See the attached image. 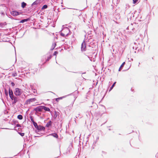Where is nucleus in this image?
I'll return each mask as SVG.
<instances>
[{"label": "nucleus", "instance_id": "obj_1", "mask_svg": "<svg viewBox=\"0 0 158 158\" xmlns=\"http://www.w3.org/2000/svg\"><path fill=\"white\" fill-rule=\"evenodd\" d=\"M70 32V30L67 27L64 28L60 33L61 35L63 37L68 36Z\"/></svg>", "mask_w": 158, "mask_h": 158}, {"label": "nucleus", "instance_id": "obj_2", "mask_svg": "<svg viewBox=\"0 0 158 158\" xmlns=\"http://www.w3.org/2000/svg\"><path fill=\"white\" fill-rule=\"evenodd\" d=\"M22 90L18 88H16L15 89L14 94L16 96H19L22 94Z\"/></svg>", "mask_w": 158, "mask_h": 158}, {"label": "nucleus", "instance_id": "obj_3", "mask_svg": "<svg viewBox=\"0 0 158 158\" xmlns=\"http://www.w3.org/2000/svg\"><path fill=\"white\" fill-rule=\"evenodd\" d=\"M12 15L13 16H16L21 14L20 12H18L16 11H12L10 12Z\"/></svg>", "mask_w": 158, "mask_h": 158}, {"label": "nucleus", "instance_id": "obj_4", "mask_svg": "<svg viewBox=\"0 0 158 158\" xmlns=\"http://www.w3.org/2000/svg\"><path fill=\"white\" fill-rule=\"evenodd\" d=\"M43 110V106H40L34 109V110L36 112H41Z\"/></svg>", "mask_w": 158, "mask_h": 158}, {"label": "nucleus", "instance_id": "obj_5", "mask_svg": "<svg viewBox=\"0 0 158 158\" xmlns=\"http://www.w3.org/2000/svg\"><path fill=\"white\" fill-rule=\"evenodd\" d=\"M86 45L85 41L84 40L81 45V50L82 51H85L86 50Z\"/></svg>", "mask_w": 158, "mask_h": 158}, {"label": "nucleus", "instance_id": "obj_6", "mask_svg": "<svg viewBox=\"0 0 158 158\" xmlns=\"http://www.w3.org/2000/svg\"><path fill=\"white\" fill-rule=\"evenodd\" d=\"M36 101V99L35 98H31L28 99L26 101V103L27 104H30L31 102H34Z\"/></svg>", "mask_w": 158, "mask_h": 158}, {"label": "nucleus", "instance_id": "obj_7", "mask_svg": "<svg viewBox=\"0 0 158 158\" xmlns=\"http://www.w3.org/2000/svg\"><path fill=\"white\" fill-rule=\"evenodd\" d=\"M19 100V98H18L17 97H15L14 99L13 100V102H12V104L13 105H15V104L18 102Z\"/></svg>", "mask_w": 158, "mask_h": 158}, {"label": "nucleus", "instance_id": "obj_8", "mask_svg": "<svg viewBox=\"0 0 158 158\" xmlns=\"http://www.w3.org/2000/svg\"><path fill=\"white\" fill-rule=\"evenodd\" d=\"M37 129L38 130L40 131H42V130H44V128L41 126H38L37 127Z\"/></svg>", "mask_w": 158, "mask_h": 158}, {"label": "nucleus", "instance_id": "obj_9", "mask_svg": "<svg viewBox=\"0 0 158 158\" xmlns=\"http://www.w3.org/2000/svg\"><path fill=\"white\" fill-rule=\"evenodd\" d=\"M43 109H44V110L47 111H50V109L49 108L46 107V106H43Z\"/></svg>", "mask_w": 158, "mask_h": 158}, {"label": "nucleus", "instance_id": "obj_10", "mask_svg": "<svg viewBox=\"0 0 158 158\" xmlns=\"http://www.w3.org/2000/svg\"><path fill=\"white\" fill-rule=\"evenodd\" d=\"M52 122L51 121L48 122L46 124V126L48 127H49L51 125Z\"/></svg>", "mask_w": 158, "mask_h": 158}, {"label": "nucleus", "instance_id": "obj_11", "mask_svg": "<svg viewBox=\"0 0 158 158\" xmlns=\"http://www.w3.org/2000/svg\"><path fill=\"white\" fill-rule=\"evenodd\" d=\"M9 96H11V95H13L12 90L11 89H9Z\"/></svg>", "mask_w": 158, "mask_h": 158}, {"label": "nucleus", "instance_id": "obj_12", "mask_svg": "<svg viewBox=\"0 0 158 158\" xmlns=\"http://www.w3.org/2000/svg\"><path fill=\"white\" fill-rule=\"evenodd\" d=\"M125 64V62H123L122 63V64H121V66H120V67L119 69V70H118L119 71H120L122 69L123 67L124 66Z\"/></svg>", "mask_w": 158, "mask_h": 158}, {"label": "nucleus", "instance_id": "obj_13", "mask_svg": "<svg viewBox=\"0 0 158 158\" xmlns=\"http://www.w3.org/2000/svg\"><path fill=\"white\" fill-rule=\"evenodd\" d=\"M29 20V19H23L21 20L20 21V22L21 23H23L27 21H28Z\"/></svg>", "mask_w": 158, "mask_h": 158}, {"label": "nucleus", "instance_id": "obj_14", "mask_svg": "<svg viewBox=\"0 0 158 158\" xmlns=\"http://www.w3.org/2000/svg\"><path fill=\"white\" fill-rule=\"evenodd\" d=\"M39 2V1L38 0H36L32 4V5L33 6L35 5H37L38 4Z\"/></svg>", "mask_w": 158, "mask_h": 158}, {"label": "nucleus", "instance_id": "obj_15", "mask_svg": "<svg viewBox=\"0 0 158 158\" xmlns=\"http://www.w3.org/2000/svg\"><path fill=\"white\" fill-rule=\"evenodd\" d=\"M26 5V3L23 2L22 3L21 6L23 8H24Z\"/></svg>", "mask_w": 158, "mask_h": 158}, {"label": "nucleus", "instance_id": "obj_16", "mask_svg": "<svg viewBox=\"0 0 158 158\" xmlns=\"http://www.w3.org/2000/svg\"><path fill=\"white\" fill-rule=\"evenodd\" d=\"M56 45V43H55L53 44L51 49L52 50H53L54 48L55 47Z\"/></svg>", "mask_w": 158, "mask_h": 158}, {"label": "nucleus", "instance_id": "obj_17", "mask_svg": "<svg viewBox=\"0 0 158 158\" xmlns=\"http://www.w3.org/2000/svg\"><path fill=\"white\" fill-rule=\"evenodd\" d=\"M17 118L20 120H21L23 119V117L22 115L19 114Z\"/></svg>", "mask_w": 158, "mask_h": 158}, {"label": "nucleus", "instance_id": "obj_18", "mask_svg": "<svg viewBox=\"0 0 158 158\" xmlns=\"http://www.w3.org/2000/svg\"><path fill=\"white\" fill-rule=\"evenodd\" d=\"M47 7H48L47 5H44L42 7L41 9L42 10H44L45 9H46L47 8Z\"/></svg>", "mask_w": 158, "mask_h": 158}, {"label": "nucleus", "instance_id": "obj_19", "mask_svg": "<svg viewBox=\"0 0 158 158\" xmlns=\"http://www.w3.org/2000/svg\"><path fill=\"white\" fill-rule=\"evenodd\" d=\"M116 82H114V84H113V85H112V86H111V87L110 88V90H109V91H110V90H111L114 87V85H115V84H116Z\"/></svg>", "mask_w": 158, "mask_h": 158}, {"label": "nucleus", "instance_id": "obj_20", "mask_svg": "<svg viewBox=\"0 0 158 158\" xmlns=\"http://www.w3.org/2000/svg\"><path fill=\"white\" fill-rule=\"evenodd\" d=\"M50 135H53L54 137H55V138H57L58 137V135L56 133H54L53 134H51Z\"/></svg>", "mask_w": 158, "mask_h": 158}, {"label": "nucleus", "instance_id": "obj_21", "mask_svg": "<svg viewBox=\"0 0 158 158\" xmlns=\"http://www.w3.org/2000/svg\"><path fill=\"white\" fill-rule=\"evenodd\" d=\"M17 76V73L16 72H13L12 73V76L13 77H15Z\"/></svg>", "mask_w": 158, "mask_h": 158}, {"label": "nucleus", "instance_id": "obj_22", "mask_svg": "<svg viewBox=\"0 0 158 158\" xmlns=\"http://www.w3.org/2000/svg\"><path fill=\"white\" fill-rule=\"evenodd\" d=\"M130 6L129 4H126L125 8L126 9H128L129 7Z\"/></svg>", "mask_w": 158, "mask_h": 158}, {"label": "nucleus", "instance_id": "obj_23", "mask_svg": "<svg viewBox=\"0 0 158 158\" xmlns=\"http://www.w3.org/2000/svg\"><path fill=\"white\" fill-rule=\"evenodd\" d=\"M33 123L34 125V126L35 128H36V127H38V126L37 125V123L36 122H33Z\"/></svg>", "mask_w": 158, "mask_h": 158}, {"label": "nucleus", "instance_id": "obj_24", "mask_svg": "<svg viewBox=\"0 0 158 158\" xmlns=\"http://www.w3.org/2000/svg\"><path fill=\"white\" fill-rule=\"evenodd\" d=\"M52 57V56L50 55L48 57L47 59L46 60V61H48Z\"/></svg>", "mask_w": 158, "mask_h": 158}, {"label": "nucleus", "instance_id": "obj_25", "mask_svg": "<svg viewBox=\"0 0 158 158\" xmlns=\"http://www.w3.org/2000/svg\"><path fill=\"white\" fill-rule=\"evenodd\" d=\"M10 96V98L12 100H14V98H15V97L14 96V95H10V96Z\"/></svg>", "mask_w": 158, "mask_h": 158}, {"label": "nucleus", "instance_id": "obj_26", "mask_svg": "<svg viewBox=\"0 0 158 158\" xmlns=\"http://www.w3.org/2000/svg\"><path fill=\"white\" fill-rule=\"evenodd\" d=\"M133 3L134 4H135L137 2L138 0H133Z\"/></svg>", "mask_w": 158, "mask_h": 158}, {"label": "nucleus", "instance_id": "obj_27", "mask_svg": "<svg viewBox=\"0 0 158 158\" xmlns=\"http://www.w3.org/2000/svg\"><path fill=\"white\" fill-rule=\"evenodd\" d=\"M65 97H66V96H63L62 97L58 98H59V99L60 100V99H62V98H64Z\"/></svg>", "mask_w": 158, "mask_h": 158}, {"label": "nucleus", "instance_id": "obj_28", "mask_svg": "<svg viewBox=\"0 0 158 158\" xmlns=\"http://www.w3.org/2000/svg\"><path fill=\"white\" fill-rule=\"evenodd\" d=\"M5 93L6 95H8V92L6 90H5Z\"/></svg>", "mask_w": 158, "mask_h": 158}, {"label": "nucleus", "instance_id": "obj_29", "mask_svg": "<svg viewBox=\"0 0 158 158\" xmlns=\"http://www.w3.org/2000/svg\"><path fill=\"white\" fill-rule=\"evenodd\" d=\"M31 120L33 123L34 122V121L33 119V118L31 117Z\"/></svg>", "mask_w": 158, "mask_h": 158}, {"label": "nucleus", "instance_id": "obj_30", "mask_svg": "<svg viewBox=\"0 0 158 158\" xmlns=\"http://www.w3.org/2000/svg\"><path fill=\"white\" fill-rule=\"evenodd\" d=\"M19 134L22 136H23L24 135V134L23 133H19Z\"/></svg>", "mask_w": 158, "mask_h": 158}, {"label": "nucleus", "instance_id": "obj_31", "mask_svg": "<svg viewBox=\"0 0 158 158\" xmlns=\"http://www.w3.org/2000/svg\"><path fill=\"white\" fill-rule=\"evenodd\" d=\"M57 53H58V52H57L55 51L54 52L53 55H55V56H56V55L57 54Z\"/></svg>", "mask_w": 158, "mask_h": 158}, {"label": "nucleus", "instance_id": "obj_32", "mask_svg": "<svg viewBox=\"0 0 158 158\" xmlns=\"http://www.w3.org/2000/svg\"><path fill=\"white\" fill-rule=\"evenodd\" d=\"M55 100H56V101L58 102L59 100V99L58 98H57L55 99Z\"/></svg>", "mask_w": 158, "mask_h": 158}, {"label": "nucleus", "instance_id": "obj_33", "mask_svg": "<svg viewBox=\"0 0 158 158\" xmlns=\"http://www.w3.org/2000/svg\"><path fill=\"white\" fill-rule=\"evenodd\" d=\"M3 25V24L2 23H0V27L2 26Z\"/></svg>", "mask_w": 158, "mask_h": 158}, {"label": "nucleus", "instance_id": "obj_34", "mask_svg": "<svg viewBox=\"0 0 158 158\" xmlns=\"http://www.w3.org/2000/svg\"><path fill=\"white\" fill-rule=\"evenodd\" d=\"M33 92L34 93H35L36 92V90L34 89Z\"/></svg>", "mask_w": 158, "mask_h": 158}, {"label": "nucleus", "instance_id": "obj_35", "mask_svg": "<svg viewBox=\"0 0 158 158\" xmlns=\"http://www.w3.org/2000/svg\"><path fill=\"white\" fill-rule=\"evenodd\" d=\"M11 85L12 86H14L15 85V84L13 82L11 83Z\"/></svg>", "mask_w": 158, "mask_h": 158}, {"label": "nucleus", "instance_id": "obj_36", "mask_svg": "<svg viewBox=\"0 0 158 158\" xmlns=\"http://www.w3.org/2000/svg\"><path fill=\"white\" fill-rule=\"evenodd\" d=\"M17 127H19L20 126V125L19 124H17L16 125Z\"/></svg>", "mask_w": 158, "mask_h": 158}, {"label": "nucleus", "instance_id": "obj_37", "mask_svg": "<svg viewBox=\"0 0 158 158\" xmlns=\"http://www.w3.org/2000/svg\"><path fill=\"white\" fill-rule=\"evenodd\" d=\"M131 60H133V59H131V60H130V61H131Z\"/></svg>", "mask_w": 158, "mask_h": 158}, {"label": "nucleus", "instance_id": "obj_38", "mask_svg": "<svg viewBox=\"0 0 158 158\" xmlns=\"http://www.w3.org/2000/svg\"><path fill=\"white\" fill-rule=\"evenodd\" d=\"M131 60H133V59H131V60H130V61H131Z\"/></svg>", "mask_w": 158, "mask_h": 158}, {"label": "nucleus", "instance_id": "obj_39", "mask_svg": "<svg viewBox=\"0 0 158 158\" xmlns=\"http://www.w3.org/2000/svg\"><path fill=\"white\" fill-rule=\"evenodd\" d=\"M135 48H136V49H137V48H138V47H136L135 46Z\"/></svg>", "mask_w": 158, "mask_h": 158}, {"label": "nucleus", "instance_id": "obj_40", "mask_svg": "<svg viewBox=\"0 0 158 158\" xmlns=\"http://www.w3.org/2000/svg\"><path fill=\"white\" fill-rule=\"evenodd\" d=\"M98 138H99L98 137H97V139H98Z\"/></svg>", "mask_w": 158, "mask_h": 158}, {"label": "nucleus", "instance_id": "obj_41", "mask_svg": "<svg viewBox=\"0 0 158 158\" xmlns=\"http://www.w3.org/2000/svg\"><path fill=\"white\" fill-rule=\"evenodd\" d=\"M31 89H33V87H31Z\"/></svg>", "mask_w": 158, "mask_h": 158}, {"label": "nucleus", "instance_id": "obj_42", "mask_svg": "<svg viewBox=\"0 0 158 158\" xmlns=\"http://www.w3.org/2000/svg\"><path fill=\"white\" fill-rule=\"evenodd\" d=\"M134 47H134V46H133V48H134Z\"/></svg>", "mask_w": 158, "mask_h": 158}]
</instances>
